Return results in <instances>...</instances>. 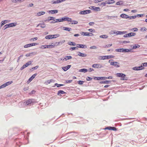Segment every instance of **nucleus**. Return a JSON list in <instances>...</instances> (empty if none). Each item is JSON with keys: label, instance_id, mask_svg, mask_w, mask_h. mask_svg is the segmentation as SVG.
I'll return each instance as SVG.
<instances>
[{"label": "nucleus", "instance_id": "f257e3e1", "mask_svg": "<svg viewBox=\"0 0 147 147\" xmlns=\"http://www.w3.org/2000/svg\"><path fill=\"white\" fill-rule=\"evenodd\" d=\"M65 42V40H63L61 42H53L51 43V45H50L51 46V48L54 47L55 46H57L60 44H62V43H64Z\"/></svg>", "mask_w": 147, "mask_h": 147}, {"label": "nucleus", "instance_id": "f03ea898", "mask_svg": "<svg viewBox=\"0 0 147 147\" xmlns=\"http://www.w3.org/2000/svg\"><path fill=\"white\" fill-rule=\"evenodd\" d=\"M116 75L119 77H121V80H126V79L125 78V75L123 73H117Z\"/></svg>", "mask_w": 147, "mask_h": 147}, {"label": "nucleus", "instance_id": "7ed1b4c3", "mask_svg": "<svg viewBox=\"0 0 147 147\" xmlns=\"http://www.w3.org/2000/svg\"><path fill=\"white\" fill-rule=\"evenodd\" d=\"M111 61H112V60H109V62L110 63L111 65H114L116 67H120L119 63L117 62H112Z\"/></svg>", "mask_w": 147, "mask_h": 147}, {"label": "nucleus", "instance_id": "20e7f679", "mask_svg": "<svg viewBox=\"0 0 147 147\" xmlns=\"http://www.w3.org/2000/svg\"><path fill=\"white\" fill-rule=\"evenodd\" d=\"M80 33L82 35H83L84 36H92L94 35L93 34L89 32H82Z\"/></svg>", "mask_w": 147, "mask_h": 147}, {"label": "nucleus", "instance_id": "39448f33", "mask_svg": "<svg viewBox=\"0 0 147 147\" xmlns=\"http://www.w3.org/2000/svg\"><path fill=\"white\" fill-rule=\"evenodd\" d=\"M91 11L90 10H86L81 11L80 12L79 14H80L85 15L89 13H91Z\"/></svg>", "mask_w": 147, "mask_h": 147}, {"label": "nucleus", "instance_id": "423d86ee", "mask_svg": "<svg viewBox=\"0 0 147 147\" xmlns=\"http://www.w3.org/2000/svg\"><path fill=\"white\" fill-rule=\"evenodd\" d=\"M92 67L94 68H101L102 66L100 64H94L92 65Z\"/></svg>", "mask_w": 147, "mask_h": 147}, {"label": "nucleus", "instance_id": "0eeeda50", "mask_svg": "<svg viewBox=\"0 0 147 147\" xmlns=\"http://www.w3.org/2000/svg\"><path fill=\"white\" fill-rule=\"evenodd\" d=\"M33 99H29L28 100H27L26 102H25L24 103L26 105H28L31 103H32L33 102Z\"/></svg>", "mask_w": 147, "mask_h": 147}, {"label": "nucleus", "instance_id": "6e6552de", "mask_svg": "<svg viewBox=\"0 0 147 147\" xmlns=\"http://www.w3.org/2000/svg\"><path fill=\"white\" fill-rule=\"evenodd\" d=\"M105 129H108L109 130H112L113 131H116L117 129L114 127H106L105 128Z\"/></svg>", "mask_w": 147, "mask_h": 147}, {"label": "nucleus", "instance_id": "1a4fd4ad", "mask_svg": "<svg viewBox=\"0 0 147 147\" xmlns=\"http://www.w3.org/2000/svg\"><path fill=\"white\" fill-rule=\"evenodd\" d=\"M77 47L82 48H86L87 47L86 45L81 44H78Z\"/></svg>", "mask_w": 147, "mask_h": 147}, {"label": "nucleus", "instance_id": "9d476101", "mask_svg": "<svg viewBox=\"0 0 147 147\" xmlns=\"http://www.w3.org/2000/svg\"><path fill=\"white\" fill-rule=\"evenodd\" d=\"M10 20H5L4 21H2L1 23V26H2L5 24L10 22Z\"/></svg>", "mask_w": 147, "mask_h": 147}, {"label": "nucleus", "instance_id": "9b49d317", "mask_svg": "<svg viewBox=\"0 0 147 147\" xmlns=\"http://www.w3.org/2000/svg\"><path fill=\"white\" fill-rule=\"evenodd\" d=\"M36 74H34L29 78L28 81V83L30 82L35 77Z\"/></svg>", "mask_w": 147, "mask_h": 147}, {"label": "nucleus", "instance_id": "f8f14e48", "mask_svg": "<svg viewBox=\"0 0 147 147\" xmlns=\"http://www.w3.org/2000/svg\"><path fill=\"white\" fill-rule=\"evenodd\" d=\"M49 13H51L52 14L57 13L58 11L57 10H49Z\"/></svg>", "mask_w": 147, "mask_h": 147}, {"label": "nucleus", "instance_id": "ddd939ff", "mask_svg": "<svg viewBox=\"0 0 147 147\" xmlns=\"http://www.w3.org/2000/svg\"><path fill=\"white\" fill-rule=\"evenodd\" d=\"M25 0H11V2L13 3H16L18 2H22Z\"/></svg>", "mask_w": 147, "mask_h": 147}, {"label": "nucleus", "instance_id": "4468645a", "mask_svg": "<svg viewBox=\"0 0 147 147\" xmlns=\"http://www.w3.org/2000/svg\"><path fill=\"white\" fill-rule=\"evenodd\" d=\"M107 4H111L114 3L115 1L114 0H108L106 1Z\"/></svg>", "mask_w": 147, "mask_h": 147}, {"label": "nucleus", "instance_id": "2eb2a0df", "mask_svg": "<svg viewBox=\"0 0 147 147\" xmlns=\"http://www.w3.org/2000/svg\"><path fill=\"white\" fill-rule=\"evenodd\" d=\"M71 65H68L65 67H62L63 69L65 71H67L71 67Z\"/></svg>", "mask_w": 147, "mask_h": 147}, {"label": "nucleus", "instance_id": "dca6fc26", "mask_svg": "<svg viewBox=\"0 0 147 147\" xmlns=\"http://www.w3.org/2000/svg\"><path fill=\"white\" fill-rule=\"evenodd\" d=\"M142 66L141 65V66L138 67H133V69L135 70H138L142 69Z\"/></svg>", "mask_w": 147, "mask_h": 147}, {"label": "nucleus", "instance_id": "f3484780", "mask_svg": "<svg viewBox=\"0 0 147 147\" xmlns=\"http://www.w3.org/2000/svg\"><path fill=\"white\" fill-rule=\"evenodd\" d=\"M120 17L123 18H128L129 16L125 14H122L120 15Z\"/></svg>", "mask_w": 147, "mask_h": 147}, {"label": "nucleus", "instance_id": "a211bd4d", "mask_svg": "<svg viewBox=\"0 0 147 147\" xmlns=\"http://www.w3.org/2000/svg\"><path fill=\"white\" fill-rule=\"evenodd\" d=\"M78 55L79 56L82 57H86L87 56V55L86 54L82 53L80 52H78Z\"/></svg>", "mask_w": 147, "mask_h": 147}, {"label": "nucleus", "instance_id": "6ab92c4d", "mask_svg": "<svg viewBox=\"0 0 147 147\" xmlns=\"http://www.w3.org/2000/svg\"><path fill=\"white\" fill-rule=\"evenodd\" d=\"M62 18L60 19H57L56 20V21L54 20L53 21L51 22L52 23H54L56 22H62Z\"/></svg>", "mask_w": 147, "mask_h": 147}, {"label": "nucleus", "instance_id": "aec40b11", "mask_svg": "<svg viewBox=\"0 0 147 147\" xmlns=\"http://www.w3.org/2000/svg\"><path fill=\"white\" fill-rule=\"evenodd\" d=\"M45 38L46 39H53L52 35H47L45 36Z\"/></svg>", "mask_w": 147, "mask_h": 147}, {"label": "nucleus", "instance_id": "412c9836", "mask_svg": "<svg viewBox=\"0 0 147 147\" xmlns=\"http://www.w3.org/2000/svg\"><path fill=\"white\" fill-rule=\"evenodd\" d=\"M54 80L51 79V80L47 81V82H45V84H46L47 85L48 84H49L50 83L52 82H54Z\"/></svg>", "mask_w": 147, "mask_h": 147}, {"label": "nucleus", "instance_id": "4be33fe9", "mask_svg": "<svg viewBox=\"0 0 147 147\" xmlns=\"http://www.w3.org/2000/svg\"><path fill=\"white\" fill-rule=\"evenodd\" d=\"M106 56H99L98 57V59H100V60H101V59H103V60L105 59H106Z\"/></svg>", "mask_w": 147, "mask_h": 147}, {"label": "nucleus", "instance_id": "5701e85b", "mask_svg": "<svg viewBox=\"0 0 147 147\" xmlns=\"http://www.w3.org/2000/svg\"><path fill=\"white\" fill-rule=\"evenodd\" d=\"M65 93V92L63 90H59L58 91L57 95H60L61 94H64Z\"/></svg>", "mask_w": 147, "mask_h": 147}, {"label": "nucleus", "instance_id": "b1692460", "mask_svg": "<svg viewBox=\"0 0 147 147\" xmlns=\"http://www.w3.org/2000/svg\"><path fill=\"white\" fill-rule=\"evenodd\" d=\"M45 12L44 11H41L38 12L37 13V16H40L42 15H43L45 14Z\"/></svg>", "mask_w": 147, "mask_h": 147}, {"label": "nucleus", "instance_id": "393cba45", "mask_svg": "<svg viewBox=\"0 0 147 147\" xmlns=\"http://www.w3.org/2000/svg\"><path fill=\"white\" fill-rule=\"evenodd\" d=\"M126 33L124 32L119 31H117L115 33L117 34H124Z\"/></svg>", "mask_w": 147, "mask_h": 147}, {"label": "nucleus", "instance_id": "a878e982", "mask_svg": "<svg viewBox=\"0 0 147 147\" xmlns=\"http://www.w3.org/2000/svg\"><path fill=\"white\" fill-rule=\"evenodd\" d=\"M129 37L134 36L136 35V33L134 32H130L128 33Z\"/></svg>", "mask_w": 147, "mask_h": 147}, {"label": "nucleus", "instance_id": "bb28decb", "mask_svg": "<svg viewBox=\"0 0 147 147\" xmlns=\"http://www.w3.org/2000/svg\"><path fill=\"white\" fill-rule=\"evenodd\" d=\"M108 36L106 35H101L100 36V37L101 38H108Z\"/></svg>", "mask_w": 147, "mask_h": 147}, {"label": "nucleus", "instance_id": "cd10ccee", "mask_svg": "<svg viewBox=\"0 0 147 147\" xmlns=\"http://www.w3.org/2000/svg\"><path fill=\"white\" fill-rule=\"evenodd\" d=\"M140 46L138 44H136L134 45L132 47V49H136L137 48H139L140 47Z\"/></svg>", "mask_w": 147, "mask_h": 147}, {"label": "nucleus", "instance_id": "c85d7f7f", "mask_svg": "<svg viewBox=\"0 0 147 147\" xmlns=\"http://www.w3.org/2000/svg\"><path fill=\"white\" fill-rule=\"evenodd\" d=\"M28 65H27L26 63L24 65L22 66L20 70H23L24 68H26V67L28 66Z\"/></svg>", "mask_w": 147, "mask_h": 147}, {"label": "nucleus", "instance_id": "c756f323", "mask_svg": "<svg viewBox=\"0 0 147 147\" xmlns=\"http://www.w3.org/2000/svg\"><path fill=\"white\" fill-rule=\"evenodd\" d=\"M39 25H40V27L42 28H44L45 27V25L44 24H39L37 26V27H38Z\"/></svg>", "mask_w": 147, "mask_h": 147}, {"label": "nucleus", "instance_id": "7c9ffc66", "mask_svg": "<svg viewBox=\"0 0 147 147\" xmlns=\"http://www.w3.org/2000/svg\"><path fill=\"white\" fill-rule=\"evenodd\" d=\"M53 38H57L59 36V34H56L54 35H52Z\"/></svg>", "mask_w": 147, "mask_h": 147}, {"label": "nucleus", "instance_id": "2f4dec72", "mask_svg": "<svg viewBox=\"0 0 147 147\" xmlns=\"http://www.w3.org/2000/svg\"><path fill=\"white\" fill-rule=\"evenodd\" d=\"M72 58V57L71 56H66L65 57L64 59L66 61H67L68 59H70Z\"/></svg>", "mask_w": 147, "mask_h": 147}, {"label": "nucleus", "instance_id": "473e14b6", "mask_svg": "<svg viewBox=\"0 0 147 147\" xmlns=\"http://www.w3.org/2000/svg\"><path fill=\"white\" fill-rule=\"evenodd\" d=\"M10 26L11 27H13V26H15L17 25L16 23H12L9 24Z\"/></svg>", "mask_w": 147, "mask_h": 147}, {"label": "nucleus", "instance_id": "72a5a7b5", "mask_svg": "<svg viewBox=\"0 0 147 147\" xmlns=\"http://www.w3.org/2000/svg\"><path fill=\"white\" fill-rule=\"evenodd\" d=\"M106 4H107L106 2L105 3L104 2H102V3H100V4H99L98 5L100 6H102V7H103V6H105Z\"/></svg>", "mask_w": 147, "mask_h": 147}, {"label": "nucleus", "instance_id": "f704fd0d", "mask_svg": "<svg viewBox=\"0 0 147 147\" xmlns=\"http://www.w3.org/2000/svg\"><path fill=\"white\" fill-rule=\"evenodd\" d=\"M110 81L106 80L104 81L100 82V84H102V83L108 84L109 83V82H110Z\"/></svg>", "mask_w": 147, "mask_h": 147}, {"label": "nucleus", "instance_id": "c9c22d12", "mask_svg": "<svg viewBox=\"0 0 147 147\" xmlns=\"http://www.w3.org/2000/svg\"><path fill=\"white\" fill-rule=\"evenodd\" d=\"M42 47H43L44 49H46V48H49L51 49V47H50L51 46L50 45H43L42 46Z\"/></svg>", "mask_w": 147, "mask_h": 147}, {"label": "nucleus", "instance_id": "e433bc0d", "mask_svg": "<svg viewBox=\"0 0 147 147\" xmlns=\"http://www.w3.org/2000/svg\"><path fill=\"white\" fill-rule=\"evenodd\" d=\"M106 59H109L111 58H113L114 57V56L113 55H108L106 56Z\"/></svg>", "mask_w": 147, "mask_h": 147}, {"label": "nucleus", "instance_id": "4c0bfd02", "mask_svg": "<svg viewBox=\"0 0 147 147\" xmlns=\"http://www.w3.org/2000/svg\"><path fill=\"white\" fill-rule=\"evenodd\" d=\"M54 19L55 18L53 17H49L48 18V20L49 21L51 20H54Z\"/></svg>", "mask_w": 147, "mask_h": 147}, {"label": "nucleus", "instance_id": "58836bf2", "mask_svg": "<svg viewBox=\"0 0 147 147\" xmlns=\"http://www.w3.org/2000/svg\"><path fill=\"white\" fill-rule=\"evenodd\" d=\"M13 83V82L12 81H11L10 82H7L5 83L6 86H7L11 84V83Z\"/></svg>", "mask_w": 147, "mask_h": 147}, {"label": "nucleus", "instance_id": "ea45409f", "mask_svg": "<svg viewBox=\"0 0 147 147\" xmlns=\"http://www.w3.org/2000/svg\"><path fill=\"white\" fill-rule=\"evenodd\" d=\"M80 71L81 72H84L85 73L87 71V70L86 69H80Z\"/></svg>", "mask_w": 147, "mask_h": 147}, {"label": "nucleus", "instance_id": "a19ab883", "mask_svg": "<svg viewBox=\"0 0 147 147\" xmlns=\"http://www.w3.org/2000/svg\"><path fill=\"white\" fill-rule=\"evenodd\" d=\"M68 44L70 45L75 46L76 45V43L73 42H70Z\"/></svg>", "mask_w": 147, "mask_h": 147}, {"label": "nucleus", "instance_id": "79ce46f5", "mask_svg": "<svg viewBox=\"0 0 147 147\" xmlns=\"http://www.w3.org/2000/svg\"><path fill=\"white\" fill-rule=\"evenodd\" d=\"M140 30L141 31L143 32L146 30L147 29L144 27H143L141 28Z\"/></svg>", "mask_w": 147, "mask_h": 147}, {"label": "nucleus", "instance_id": "37998d69", "mask_svg": "<svg viewBox=\"0 0 147 147\" xmlns=\"http://www.w3.org/2000/svg\"><path fill=\"white\" fill-rule=\"evenodd\" d=\"M64 30H65L68 31H70L71 30V28H69L67 27H64Z\"/></svg>", "mask_w": 147, "mask_h": 147}, {"label": "nucleus", "instance_id": "c03bdc74", "mask_svg": "<svg viewBox=\"0 0 147 147\" xmlns=\"http://www.w3.org/2000/svg\"><path fill=\"white\" fill-rule=\"evenodd\" d=\"M94 10L96 11H100V9L99 7H95Z\"/></svg>", "mask_w": 147, "mask_h": 147}, {"label": "nucleus", "instance_id": "a18cd8bd", "mask_svg": "<svg viewBox=\"0 0 147 147\" xmlns=\"http://www.w3.org/2000/svg\"><path fill=\"white\" fill-rule=\"evenodd\" d=\"M31 47V46L30 44H29L25 45L24 46V47L25 48H27Z\"/></svg>", "mask_w": 147, "mask_h": 147}, {"label": "nucleus", "instance_id": "49530a36", "mask_svg": "<svg viewBox=\"0 0 147 147\" xmlns=\"http://www.w3.org/2000/svg\"><path fill=\"white\" fill-rule=\"evenodd\" d=\"M136 17V16H129V18H129L130 19H135Z\"/></svg>", "mask_w": 147, "mask_h": 147}, {"label": "nucleus", "instance_id": "de8ad7c7", "mask_svg": "<svg viewBox=\"0 0 147 147\" xmlns=\"http://www.w3.org/2000/svg\"><path fill=\"white\" fill-rule=\"evenodd\" d=\"M55 85L57 87H59L60 86H63L64 85L62 84H58L56 83L55 84Z\"/></svg>", "mask_w": 147, "mask_h": 147}, {"label": "nucleus", "instance_id": "09e8293b", "mask_svg": "<svg viewBox=\"0 0 147 147\" xmlns=\"http://www.w3.org/2000/svg\"><path fill=\"white\" fill-rule=\"evenodd\" d=\"M84 82V81H78V84L80 85L82 84Z\"/></svg>", "mask_w": 147, "mask_h": 147}, {"label": "nucleus", "instance_id": "8fccbe9b", "mask_svg": "<svg viewBox=\"0 0 147 147\" xmlns=\"http://www.w3.org/2000/svg\"><path fill=\"white\" fill-rule=\"evenodd\" d=\"M6 86L5 83L3 84L2 85L0 86V89L4 88Z\"/></svg>", "mask_w": 147, "mask_h": 147}, {"label": "nucleus", "instance_id": "3c124183", "mask_svg": "<svg viewBox=\"0 0 147 147\" xmlns=\"http://www.w3.org/2000/svg\"><path fill=\"white\" fill-rule=\"evenodd\" d=\"M122 50V49H116V51L117 52H121Z\"/></svg>", "mask_w": 147, "mask_h": 147}, {"label": "nucleus", "instance_id": "603ef678", "mask_svg": "<svg viewBox=\"0 0 147 147\" xmlns=\"http://www.w3.org/2000/svg\"><path fill=\"white\" fill-rule=\"evenodd\" d=\"M30 44L31 47L32 46H35L36 45H38V43H32Z\"/></svg>", "mask_w": 147, "mask_h": 147}, {"label": "nucleus", "instance_id": "864d4df0", "mask_svg": "<svg viewBox=\"0 0 147 147\" xmlns=\"http://www.w3.org/2000/svg\"><path fill=\"white\" fill-rule=\"evenodd\" d=\"M97 48L95 46H92L90 47V49H96Z\"/></svg>", "mask_w": 147, "mask_h": 147}, {"label": "nucleus", "instance_id": "5fc2aeb1", "mask_svg": "<svg viewBox=\"0 0 147 147\" xmlns=\"http://www.w3.org/2000/svg\"><path fill=\"white\" fill-rule=\"evenodd\" d=\"M37 39H38V38L37 37H35V38H31L30 39V41H31V40H33L34 41V40H37Z\"/></svg>", "mask_w": 147, "mask_h": 147}, {"label": "nucleus", "instance_id": "6e6d98bb", "mask_svg": "<svg viewBox=\"0 0 147 147\" xmlns=\"http://www.w3.org/2000/svg\"><path fill=\"white\" fill-rule=\"evenodd\" d=\"M72 22L71 23V24H77L78 23V22L77 21H72Z\"/></svg>", "mask_w": 147, "mask_h": 147}, {"label": "nucleus", "instance_id": "4d7b16f0", "mask_svg": "<svg viewBox=\"0 0 147 147\" xmlns=\"http://www.w3.org/2000/svg\"><path fill=\"white\" fill-rule=\"evenodd\" d=\"M66 21L68 22H71L72 20L71 18H67V20Z\"/></svg>", "mask_w": 147, "mask_h": 147}, {"label": "nucleus", "instance_id": "13d9d810", "mask_svg": "<svg viewBox=\"0 0 147 147\" xmlns=\"http://www.w3.org/2000/svg\"><path fill=\"white\" fill-rule=\"evenodd\" d=\"M121 2H122L121 1H118L116 3V5H120L121 4H122V3H121Z\"/></svg>", "mask_w": 147, "mask_h": 147}, {"label": "nucleus", "instance_id": "bf43d9fd", "mask_svg": "<svg viewBox=\"0 0 147 147\" xmlns=\"http://www.w3.org/2000/svg\"><path fill=\"white\" fill-rule=\"evenodd\" d=\"M88 30L90 32H94V30L92 29H89Z\"/></svg>", "mask_w": 147, "mask_h": 147}, {"label": "nucleus", "instance_id": "052dcab7", "mask_svg": "<svg viewBox=\"0 0 147 147\" xmlns=\"http://www.w3.org/2000/svg\"><path fill=\"white\" fill-rule=\"evenodd\" d=\"M27 65H28V66L30 65L32 63V62L31 61H29L27 62L26 63Z\"/></svg>", "mask_w": 147, "mask_h": 147}, {"label": "nucleus", "instance_id": "680f3d73", "mask_svg": "<svg viewBox=\"0 0 147 147\" xmlns=\"http://www.w3.org/2000/svg\"><path fill=\"white\" fill-rule=\"evenodd\" d=\"M94 2L97 3L101 1V0H94Z\"/></svg>", "mask_w": 147, "mask_h": 147}, {"label": "nucleus", "instance_id": "e2e57ef3", "mask_svg": "<svg viewBox=\"0 0 147 147\" xmlns=\"http://www.w3.org/2000/svg\"><path fill=\"white\" fill-rule=\"evenodd\" d=\"M94 79L96 80H101V77H96L94 78Z\"/></svg>", "mask_w": 147, "mask_h": 147}, {"label": "nucleus", "instance_id": "0e129e2a", "mask_svg": "<svg viewBox=\"0 0 147 147\" xmlns=\"http://www.w3.org/2000/svg\"><path fill=\"white\" fill-rule=\"evenodd\" d=\"M107 79V77H101V80H105Z\"/></svg>", "mask_w": 147, "mask_h": 147}, {"label": "nucleus", "instance_id": "69168bd1", "mask_svg": "<svg viewBox=\"0 0 147 147\" xmlns=\"http://www.w3.org/2000/svg\"><path fill=\"white\" fill-rule=\"evenodd\" d=\"M133 30H134V31L136 32L138 30V29L137 28H134L132 29Z\"/></svg>", "mask_w": 147, "mask_h": 147}, {"label": "nucleus", "instance_id": "338daca9", "mask_svg": "<svg viewBox=\"0 0 147 147\" xmlns=\"http://www.w3.org/2000/svg\"><path fill=\"white\" fill-rule=\"evenodd\" d=\"M33 53H31L27 54L26 55V56L27 57H30V55Z\"/></svg>", "mask_w": 147, "mask_h": 147}, {"label": "nucleus", "instance_id": "774afa93", "mask_svg": "<svg viewBox=\"0 0 147 147\" xmlns=\"http://www.w3.org/2000/svg\"><path fill=\"white\" fill-rule=\"evenodd\" d=\"M143 65L144 66H147V63H143Z\"/></svg>", "mask_w": 147, "mask_h": 147}]
</instances>
